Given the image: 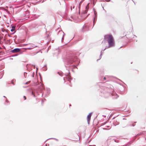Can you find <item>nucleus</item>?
<instances>
[{
  "instance_id": "obj_1",
  "label": "nucleus",
  "mask_w": 146,
  "mask_h": 146,
  "mask_svg": "<svg viewBox=\"0 0 146 146\" xmlns=\"http://www.w3.org/2000/svg\"><path fill=\"white\" fill-rule=\"evenodd\" d=\"M104 39L108 42V48L113 47L115 45L114 39L113 36L110 34H107L104 36Z\"/></svg>"
},
{
  "instance_id": "obj_2",
  "label": "nucleus",
  "mask_w": 146,
  "mask_h": 146,
  "mask_svg": "<svg viewBox=\"0 0 146 146\" xmlns=\"http://www.w3.org/2000/svg\"><path fill=\"white\" fill-rule=\"evenodd\" d=\"M92 113H89V115H88L87 117V120L88 122V124L89 123V122L91 119V117Z\"/></svg>"
},
{
  "instance_id": "obj_3",
  "label": "nucleus",
  "mask_w": 146,
  "mask_h": 146,
  "mask_svg": "<svg viewBox=\"0 0 146 146\" xmlns=\"http://www.w3.org/2000/svg\"><path fill=\"white\" fill-rule=\"evenodd\" d=\"M20 51V49L19 48H15L12 50V52L13 53L18 52Z\"/></svg>"
},
{
  "instance_id": "obj_4",
  "label": "nucleus",
  "mask_w": 146,
  "mask_h": 146,
  "mask_svg": "<svg viewBox=\"0 0 146 146\" xmlns=\"http://www.w3.org/2000/svg\"><path fill=\"white\" fill-rule=\"evenodd\" d=\"M16 28V26H13L12 27L11 29V31L13 32L14 31H15L14 32V33L15 32V29Z\"/></svg>"
},
{
  "instance_id": "obj_5",
  "label": "nucleus",
  "mask_w": 146,
  "mask_h": 146,
  "mask_svg": "<svg viewBox=\"0 0 146 146\" xmlns=\"http://www.w3.org/2000/svg\"><path fill=\"white\" fill-rule=\"evenodd\" d=\"M84 0H82L79 3L78 5L79 8L80 9L81 7L82 3L84 1Z\"/></svg>"
},
{
  "instance_id": "obj_6",
  "label": "nucleus",
  "mask_w": 146,
  "mask_h": 146,
  "mask_svg": "<svg viewBox=\"0 0 146 146\" xmlns=\"http://www.w3.org/2000/svg\"><path fill=\"white\" fill-rule=\"evenodd\" d=\"M89 7V5L88 4L86 7V10H87V9H88V8Z\"/></svg>"
},
{
  "instance_id": "obj_7",
  "label": "nucleus",
  "mask_w": 146,
  "mask_h": 146,
  "mask_svg": "<svg viewBox=\"0 0 146 146\" xmlns=\"http://www.w3.org/2000/svg\"><path fill=\"white\" fill-rule=\"evenodd\" d=\"M30 81H29L25 83V84H29L30 83Z\"/></svg>"
},
{
  "instance_id": "obj_8",
  "label": "nucleus",
  "mask_w": 146,
  "mask_h": 146,
  "mask_svg": "<svg viewBox=\"0 0 146 146\" xmlns=\"http://www.w3.org/2000/svg\"><path fill=\"white\" fill-rule=\"evenodd\" d=\"M32 94L33 95V96H34V97H35V95L34 93L33 92H32Z\"/></svg>"
},
{
  "instance_id": "obj_9",
  "label": "nucleus",
  "mask_w": 146,
  "mask_h": 146,
  "mask_svg": "<svg viewBox=\"0 0 146 146\" xmlns=\"http://www.w3.org/2000/svg\"><path fill=\"white\" fill-rule=\"evenodd\" d=\"M32 48L31 47V48H27L26 49H29V50H31Z\"/></svg>"
},
{
  "instance_id": "obj_10",
  "label": "nucleus",
  "mask_w": 146,
  "mask_h": 146,
  "mask_svg": "<svg viewBox=\"0 0 146 146\" xmlns=\"http://www.w3.org/2000/svg\"><path fill=\"white\" fill-rule=\"evenodd\" d=\"M23 98H24V100H26V96H23Z\"/></svg>"
},
{
  "instance_id": "obj_11",
  "label": "nucleus",
  "mask_w": 146,
  "mask_h": 146,
  "mask_svg": "<svg viewBox=\"0 0 146 146\" xmlns=\"http://www.w3.org/2000/svg\"><path fill=\"white\" fill-rule=\"evenodd\" d=\"M104 79L105 80H106V77H104Z\"/></svg>"
},
{
  "instance_id": "obj_12",
  "label": "nucleus",
  "mask_w": 146,
  "mask_h": 146,
  "mask_svg": "<svg viewBox=\"0 0 146 146\" xmlns=\"http://www.w3.org/2000/svg\"><path fill=\"white\" fill-rule=\"evenodd\" d=\"M76 137H77L78 138V135H76Z\"/></svg>"
},
{
  "instance_id": "obj_13",
  "label": "nucleus",
  "mask_w": 146,
  "mask_h": 146,
  "mask_svg": "<svg viewBox=\"0 0 146 146\" xmlns=\"http://www.w3.org/2000/svg\"><path fill=\"white\" fill-rule=\"evenodd\" d=\"M126 35H125L124 36H126Z\"/></svg>"
}]
</instances>
